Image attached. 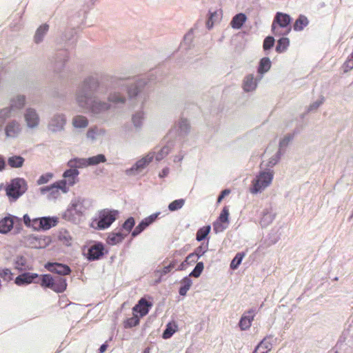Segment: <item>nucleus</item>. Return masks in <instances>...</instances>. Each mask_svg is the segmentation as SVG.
Masks as SVG:
<instances>
[{"label": "nucleus", "instance_id": "53", "mask_svg": "<svg viewBox=\"0 0 353 353\" xmlns=\"http://www.w3.org/2000/svg\"><path fill=\"white\" fill-rule=\"evenodd\" d=\"M230 193V190L228 189H225L223 190L221 193V194L219 196L217 199V203H219L221 202V201L224 199V197L227 195H228Z\"/></svg>", "mask_w": 353, "mask_h": 353}, {"label": "nucleus", "instance_id": "52", "mask_svg": "<svg viewBox=\"0 0 353 353\" xmlns=\"http://www.w3.org/2000/svg\"><path fill=\"white\" fill-rule=\"evenodd\" d=\"M109 100L114 103H124V101H125V99L123 97H121V96L116 97L114 94H111L109 97Z\"/></svg>", "mask_w": 353, "mask_h": 353}, {"label": "nucleus", "instance_id": "30", "mask_svg": "<svg viewBox=\"0 0 353 353\" xmlns=\"http://www.w3.org/2000/svg\"><path fill=\"white\" fill-rule=\"evenodd\" d=\"M139 323V317L137 314H133V316L128 318L123 321V327L125 328H131L137 326Z\"/></svg>", "mask_w": 353, "mask_h": 353}, {"label": "nucleus", "instance_id": "61", "mask_svg": "<svg viewBox=\"0 0 353 353\" xmlns=\"http://www.w3.org/2000/svg\"><path fill=\"white\" fill-rule=\"evenodd\" d=\"M94 132L92 130H90L88 132L87 136L90 138L94 139Z\"/></svg>", "mask_w": 353, "mask_h": 353}, {"label": "nucleus", "instance_id": "10", "mask_svg": "<svg viewBox=\"0 0 353 353\" xmlns=\"http://www.w3.org/2000/svg\"><path fill=\"white\" fill-rule=\"evenodd\" d=\"M37 279H39V274L37 273L26 272L17 276L14 282L17 285H27L32 283H39V281H37Z\"/></svg>", "mask_w": 353, "mask_h": 353}, {"label": "nucleus", "instance_id": "24", "mask_svg": "<svg viewBox=\"0 0 353 353\" xmlns=\"http://www.w3.org/2000/svg\"><path fill=\"white\" fill-rule=\"evenodd\" d=\"M65 123V120L64 117L63 115H58L54 117L50 123L51 130L54 132L61 130Z\"/></svg>", "mask_w": 353, "mask_h": 353}, {"label": "nucleus", "instance_id": "28", "mask_svg": "<svg viewBox=\"0 0 353 353\" xmlns=\"http://www.w3.org/2000/svg\"><path fill=\"white\" fill-rule=\"evenodd\" d=\"M23 163L24 159L21 156H13L8 159V163L11 168H21Z\"/></svg>", "mask_w": 353, "mask_h": 353}, {"label": "nucleus", "instance_id": "21", "mask_svg": "<svg viewBox=\"0 0 353 353\" xmlns=\"http://www.w3.org/2000/svg\"><path fill=\"white\" fill-rule=\"evenodd\" d=\"M126 236L127 234H123L120 231L117 232H111L108 236L107 243L111 245H116L121 242Z\"/></svg>", "mask_w": 353, "mask_h": 353}, {"label": "nucleus", "instance_id": "50", "mask_svg": "<svg viewBox=\"0 0 353 353\" xmlns=\"http://www.w3.org/2000/svg\"><path fill=\"white\" fill-rule=\"evenodd\" d=\"M143 113H137L134 114L132 117V121L135 126H139L141 124V121L143 119Z\"/></svg>", "mask_w": 353, "mask_h": 353}, {"label": "nucleus", "instance_id": "14", "mask_svg": "<svg viewBox=\"0 0 353 353\" xmlns=\"http://www.w3.org/2000/svg\"><path fill=\"white\" fill-rule=\"evenodd\" d=\"M157 217V214H152L148 217H146L134 228L132 232L133 237L139 235L142 231H143L148 226L152 223Z\"/></svg>", "mask_w": 353, "mask_h": 353}, {"label": "nucleus", "instance_id": "37", "mask_svg": "<svg viewBox=\"0 0 353 353\" xmlns=\"http://www.w3.org/2000/svg\"><path fill=\"white\" fill-rule=\"evenodd\" d=\"M185 203V200L183 199H176L171 202L168 205L170 211L173 212L181 209Z\"/></svg>", "mask_w": 353, "mask_h": 353}, {"label": "nucleus", "instance_id": "64", "mask_svg": "<svg viewBox=\"0 0 353 353\" xmlns=\"http://www.w3.org/2000/svg\"><path fill=\"white\" fill-rule=\"evenodd\" d=\"M17 264L21 265H24V263L22 261H20V263H19V261H17Z\"/></svg>", "mask_w": 353, "mask_h": 353}, {"label": "nucleus", "instance_id": "44", "mask_svg": "<svg viewBox=\"0 0 353 353\" xmlns=\"http://www.w3.org/2000/svg\"><path fill=\"white\" fill-rule=\"evenodd\" d=\"M176 265V261L175 260L171 261L169 265L163 268L161 270H158L161 276L165 275L169 273Z\"/></svg>", "mask_w": 353, "mask_h": 353}, {"label": "nucleus", "instance_id": "32", "mask_svg": "<svg viewBox=\"0 0 353 353\" xmlns=\"http://www.w3.org/2000/svg\"><path fill=\"white\" fill-rule=\"evenodd\" d=\"M210 229L211 228L210 225L203 226L200 228L196 232V239L198 241H203L210 233Z\"/></svg>", "mask_w": 353, "mask_h": 353}, {"label": "nucleus", "instance_id": "15", "mask_svg": "<svg viewBox=\"0 0 353 353\" xmlns=\"http://www.w3.org/2000/svg\"><path fill=\"white\" fill-rule=\"evenodd\" d=\"M152 304L149 303L145 299H141L138 303L133 307L134 313H139L140 316H145L149 312V307Z\"/></svg>", "mask_w": 353, "mask_h": 353}, {"label": "nucleus", "instance_id": "51", "mask_svg": "<svg viewBox=\"0 0 353 353\" xmlns=\"http://www.w3.org/2000/svg\"><path fill=\"white\" fill-rule=\"evenodd\" d=\"M198 258L199 257L193 252L188 255L185 260V262L187 264L195 263L197 261Z\"/></svg>", "mask_w": 353, "mask_h": 353}, {"label": "nucleus", "instance_id": "38", "mask_svg": "<svg viewBox=\"0 0 353 353\" xmlns=\"http://www.w3.org/2000/svg\"><path fill=\"white\" fill-rule=\"evenodd\" d=\"M25 105V97L18 96L16 99H13L11 104V108L18 109L22 108Z\"/></svg>", "mask_w": 353, "mask_h": 353}, {"label": "nucleus", "instance_id": "9", "mask_svg": "<svg viewBox=\"0 0 353 353\" xmlns=\"http://www.w3.org/2000/svg\"><path fill=\"white\" fill-rule=\"evenodd\" d=\"M45 268L49 272L56 273L60 275H68L71 272L70 267L59 263H47L45 265Z\"/></svg>", "mask_w": 353, "mask_h": 353}, {"label": "nucleus", "instance_id": "25", "mask_svg": "<svg viewBox=\"0 0 353 353\" xmlns=\"http://www.w3.org/2000/svg\"><path fill=\"white\" fill-rule=\"evenodd\" d=\"M246 21V16L243 13H239L238 14H236L232 21H231V26L232 28L236 29H239L241 28L243 24Z\"/></svg>", "mask_w": 353, "mask_h": 353}, {"label": "nucleus", "instance_id": "43", "mask_svg": "<svg viewBox=\"0 0 353 353\" xmlns=\"http://www.w3.org/2000/svg\"><path fill=\"white\" fill-rule=\"evenodd\" d=\"M134 219L132 217L128 218L123 224V228L126 230L125 234H128L134 225Z\"/></svg>", "mask_w": 353, "mask_h": 353}, {"label": "nucleus", "instance_id": "62", "mask_svg": "<svg viewBox=\"0 0 353 353\" xmlns=\"http://www.w3.org/2000/svg\"><path fill=\"white\" fill-rule=\"evenodd\" d=\"M185 261L181 263V265H179V267L178 268V270H182L184 269V267H185Z\"/></svg>", "mask_w": 353, "mask_h": 353}, {"label": "nucleus", "instance_id": "16", "mask_svg": "<svg viewBox=\"0 0 353 353\" xmlns=\"http://www.w3.org/2000/svg\"><path fill=\"white\" fill-rule=\"evenodd\" d=\"M24 117L28 127L34 128L39 124V118L34 110L28 109Z\"/></svg>", "mask_w": 353, "mask_h": 353}, {"label": "nucleus", "instance_id": "57", "mask_svg": "<svg viewBox=\"0 0 353 353\" xmlns=\"http://www.w3.org/2000/svg\"><path fill=\"white\" fill-rule=\"evenodd\" d=\"M5 161L3 157L0 156V171L3 170L5 168Z\"/></svg>", "mask_w": 353, "mask_h": 353}, {"label": "nucleus", "instance_id": "40", "mask_svg": "<svg viewBox=\"0 0 353 353\" xmlns=\"http://www.w3.org/2000/svg\"><path fill=\"white\" fill-rule=\"evenodd\" d=\"M97 86V83L93 79H89V81H85L83 83V92H85V94H88L90 93L88 90L95 89Z\"/></svg>", "mask_w": 353, "mask_h": 353}, {"label": "nucleus", "instance_id": "6", "mask_svg": "<svg viewBox=\"0 0 353 353\" xmlns=\"http://www.w3.org/2000/svg\"><path fill=\"white\" fill-rule=\"evenodd\" d=\"M68 191V188L66 186L65 180H60L51 185L46 186L41 188L42 194L49 192L50 195L52 197H57L60 193H66Z\"/></svg>", "mask_w": 353, "mask_h": 353}, {"label": "nucleus", "instance_id": "49", "mask_svg": "<svg viewBox=\"0 0 353 353\" xmlns=\"http://www.w3.org/2000/svg\"><path fill=\"white\" fill-rule=\"evenodd\" d=\"M208 250V243L205 245L203 244L199 246L194 252L198 257L202 256Z\"/></svg>", "mask_w": 353, "mask_h": 353}, {"label": "nucleus", "instance_id": "4", "mask_svg": "<svg viewBox=\"0 0 353 353\" xmlns=\"http://www.w3.org/2000/svg\"><path fill=\"white\" fill-rule=\"evenodd\" d=\"M27 190V183L23 179L16 178L11 181L6 187V194L10 199L15 201Z\"/></svg>", "mask_w": 353, "mask_h": 353}, {"label": "nucleus", "instance_id": "11", "mask_svg": "<svg viewBox=\"0 0 353 353\" xmlns=\"http://www.w3.org/2000/svg\"><path fill=\"white\" fill-rule=\"evenodd\" d=\"M228 216L229 210L227 207H224L219 216L218 221L214 223V230L216 232H222L226 228L227 225L223 224L228 223Z\"/></svg>", "mask_w": 353, "mask_h": 353}, {"label": "nucleus", "instance_id": "17", "mask_svg": "<svg viewBox=\"0 0 353 353\" xmlns=\"http://www.w3.org/2000/svg\"><path fill=\"white\" fill-rule=\"evenodd\" d=\"M79 175V171L77 169H69L64 172L63 176V180L66 181V186L69 188L70 186H72L77 181V176Z\"/></svg>", "mask_w": 353, "mask_h": 353}, {"label": "nucleus", "instance_id": "26", "mask_svg": "<svg viewBox=\"0 0 353 353\" xmlns=\"http://www.w3.org/2000/svg\"><path fill=\"white\" fill-rule=\"evenodd\" d=\"M271 67V61L268 57H264L261 59L258 67V73L263 74L267 72Z\"/></svg>", "mask_w": 353, "mask_h": 353}, {"label": "nucleus", "instance_id": "2", "mask_svg": "<svg viewBox=\"0 0 353 353\" xmlns=\"http://www.w3.org/2000/svg\"><path fill=\"white\" fill-rule=\"evenodd\" d=\"M273 179V172L270 171H262L252 181L250 192L252 194H256L264 190L268 187Z\"/></svg>", "mask_w": 353, "mask_h": 353}, {"label": "nucleus", "instance_id": "42", "mask_svg": "<svg viewBox=\"0 0 353 353\" xmlns=\"http://www.w3.org/2000/svg\"><path fill=\"white\" fill-rule=\"evenodd\" d=\"M11 108H4L0 110V128L4 123L6 119L10 117Z\"/></svg>", "mask_w": 353, "mask_h": 353}, {"label": "nucleus", "instance_id": "19", "mask_svg": "<svg viewBox=\"0 0 353 353\" xmlns=\"http://www.w3.org/2000/svg\"><path fill=\"white\" fill-rule=\"evenodd\" d=\"M20 125L16 121H11L8 123L6 127V134L8 137H14L20 132Z\"/></svg>", "mask_w": 353, "mask_h": 353}, {"label": "nucleus", "instance_id": "13", "mask_svg": "<svg viewBox=\"0 0 353 353\" xmlns=\"http://www.w3.org/2000/svg\"><path fill=\"white\" fill-rule=\"evenodd\" d=\"M104 247L101 243L91 246L88 250V259L89 260H98L104 254Z\"/></svg>", "mask_w": 353, "mask_h": 353}, {"label": "nucleus", "instance_id": "63", "mask_svg": "<svg viewBox=\"0 0 353 353\" xmlns=\"http://www.w3.org/2000/svg\"><path fill=\"white\" fill-rule=\"evenodd\" d=\"M166 173H167V170H163V174H162V175H161V174H160V176H163V175H165V174H166Z\"/></svg>", "mask_w": 353, "mask_h": 353}, {"label": "nucleus", "instance_id": "33", "mask_svg": "<svg viewBox=\"0 0 353 353\" xmlns=\"http://www.w3.org/2000/svg\"><path fill=\"white\" fill-rule=\"evenodd\" d=\"M106 159L103 154H98L87 159L88 165H97L100 163H104Z\"/></svg>", "mask_w": 353, "mask_h": 353}, {"label": "nucleus", "instance_id": "45", "mask_svg": "<svg viewBox=\"0 0 353 353\" xmlns=\"http://www.w3.org/2000/svg\"><path fill=\"white\" fill-rule=\"evenodd\" d=\"M0 276L6 281H11L12 279V273L8 268H5L0 270Z\"/></svg>", "mask_w": 353, "mask_h": 353}, {"label": "nucleus", "instance_id": "54", "mask_svg": "<svg viewBox=\"0 0 353 353\" xmlns=\"http://www.w3.org/2000/svg\"><path fill=\"white\" fill-rule=\"evenodd\" d=\"M138 92H139V90H138V88L137 86H135L133 89L130 88L128 90V93L130 97L136 96L138 94Z\"/></svg>", "mask_w": 353, "mask_h": 353}, {"label": "nucleus", "instance_id": "56", "mask_svg": "<svg viewBox=\"0 0 353 353\" xmlns=\"http://www.w3.org/2000/svg\"><path fill=\"white\" fill-rule=\"evenodd\" d=\"M163 153L167 154L168 153V148H163L161 149V153L158 154L157 155V157H156V159L157 161H160L163 158V155H162Z\"/></svg>", "mask_w": 353, "mask_h": 353}, {"label": "nucleus", "instance_id": "36", "mask_svg": "<svg viewBox=\"0 0 353 353\" xmlns=\"http://www.w3.org/2000/svg\"><path fill=\"white\" fill-rule=\"evenodd\" d=\"M176 330V325L175 324L168 323L166 329L163 333V338L165 339L170 338Z\"/></svg>", "mask_w": 353, "mask_h": 353}, {"label": "nucleus", "instance_id": "1", "mask_svg": "<svg viewBox=\"0 0 353 353\" xmlns=\"http://www.w3.org/2000/svg\"><path fill=\"white\" fill-rule=\"evenodd\" d=\"M38 284L43 288H50L55 292H63L67 288L66 279L61 277L53 278L50 274L39 275Z\"/></svg>", "mask_w": 353, "mask_h": 353}, {"label": "nucleus", "instance_id": "12", "mask_svg": "<svg viewBox=\"0 0 353 353\" xmlns=\"http://www.w3.org/2000/svg\"><path fill=\"white\" fill-rule=\"evenodd\" d=\"M254 316L255 312L254 310H250L243 314L239 323L241 330H246L250 327Z\"/></svg>", "mask_w": 353, "mask_h": 353}, {"label": "nucleus", "instance_id": "27", "mask_svg": "<svg viewBox=\"0 0 353 353\" xmlns=\"http://www.w3.org/2000/svg\"><path fill=\"white\" fill-rule=\"evenodd\" d=\"M68 165L72 169L83 168L88 166V161L85 159H74L68 161Z\"/></svg>", "mask_w": 353, "mask_h": 353}, {"label": "nucleus", "instance_id": "18", "mask_svg": "<svg viewBox=\"0 0 353 353\" xmlns=\"http://www.w3.org/2000/svg\"><path fill=\"white\" fill-rule=\"evenodd\" d=\"M153 159V155L148 154L137 161L131 168L132 171L139 172L144 169Z\"/></svg>", "mask_w": 353, "mask_h": 353}, {"label": "nucleus", "instance_id": "20", "mask_svg": "<svg viewBox=\"0 0 353 353\" xmlns=\"http://www.w3.org/2000/svg\"><path fill=\"white\" fill-rule=\"evenodd\" d=\"M272 347L270 339L265 338L256 346L253 353H268Z\"/></svg>", "mask_w": 353, "mask_h": 353}, {"label": "nucleus", "instance_id": "8", "mask_svg": "<svg viewBox=\"0 0 353 353\" xmlns=\"http://www.w3.org/2000/svg\"><path fill=\"white\" fill-rule=\"evenodd\" d=\"M287 27V14L277 13L272 23V31L275 35L285 34V32L280 31V29Z\"/></svg>", "mask_w": 353, "mask_h": 353}, {"label": "nucleus", "instance_id": "34", "mask_svg": "<svg viewBox=\"0 0 353 353\" xmlns=\"http://www.w3.org/2000/svg\"><path fill=\"white\" fill-rule=\"evenodd\" d=\"M88 123L87 119L83 116H77L73 119V125L76 128H85Z\"/></svg>", "mask_w": 353, "mask_h": 353}, {"label": "nucleus", "instance_id": "3", "mask_svg": "<svg viewBox=\"0 0 353 353\" xmlns=\"http://www.w3.org/2000/svg\"><path fill=\"white\" fill-rule=\"evenodd\" d=\"M23 222L27 227L31 228L34 230H46L50 229L52 226L55 225V221L52 220L50 218L33 217L31 219L28 214H25L23 216Z\"/></svg>", "mask_w": 353, "mask_h": 353}, {"label": "nucleus", "instance_id": "60", "mask_svg": "<svg viewBox=\"0 0 353 353\" xmlns=\"http://www.w3.org/2000/svg\"><path fill=\"white\" fill-rule=\"evenodd\" d=\"M345 65L347 68H348L349 69H352L353 68V61L349 60L345 63Z\"/></svg>", "mask_w": 353, "mask_h": 353}, {"label": "nucleus", "instance_id": "29", "mask_svg": "<svg viewBox=\"0 0 353 353\" xmlns=\"http://www.w3.org/2000/svg\"><path fill=\"white\" fill-rule=\"evenodd\" d=\"M48 28L49 26L47 24H43L39 26L34 35V41L36 43H38L43 39V37L48 32Z\"/></svg>", "mask_w": 353, "mask_h": 353}, {"label": "nucleus", "instance_id": "31", "mask_svg": "<svg viewBox=\"0 0 353 353\" xmlns=\"http://www.w3.org/2000/svg\"><path fill=\"white\" fill-rule=\"evenodd\" d=\"M192 283V281L189 277H185L181 281V286L179 289V294L182 296H185L187 294V292L190 290Z\"/></svg>", "mask_w": 353, "mask_h": 353}, {"label": "nucleus", "instance_id": "55", "mask_svg": "<svg viewBox=\"0 0 353 353\" xmlns=\"http://www.w3.org/2000/svg\"><path fill=\"white\" fill-rule=\"evenodd\" d=\"M321 103H322L321 101L314 102L311 105H310L308 110L311 111V110L317 109L319 107V105L321 104Z\"/></svg>", "mask_w": 353, "mask_h": 353}, {"label": "nucleus", "instance_id": "23", "mask_svg": "<svg viewBox=\"0 0 353 353\" xmlns=\"http://www.w3.org/2000/svg\"><path fill=\"white\" fill-rule=\"evenodd\" d=\"M256 88V82L252 74L246 76L243 81V89L246 92H250Z\"/></svg>", "mask_w": 353, "mask_h": 353}, {"label": "nucleus", "instance_id": "35", "mask_svg": "<svg viewBox=\"0 0 353 353\" xmlns=\"http://www.w3.org/2000/svg\"><path fill=\"white\" fill-rule=\"evenodd\" d=\"M308 23V20L305 16H300L294 25L295 30H301Z\"/></svg>", "mask_w": 353, "mask_h": 353}, {"label": "nucleus", "instance_id": "22", "mask_svg": "<svg viewBox=\"0 0 353 353\" xmlns=\"http://www.w3.org/2000/svg\"><path fill=\"white\" fill-rule=\"evenodd\" d=\"M13 219L12 217H5L0 221V233L6 234L13 228Z\"/></svg>", "mask_w": 353, "mask_h": 353}, {"label": "nucleus", "instance_id": "39", "mask_svg": "<svg viewBox=\"0 0 353 353\" xmlns=\"http://www.w3.org/2000/svg\"><path fill=\"white\" fill-rule=\"evenodd\" d=\"M244 256L245 254L243 253H237L230 263V268L233 270L236 269L241 264Z\"/></svg>", "mask_w": 353, "mask_h": 353}, {"label": "nucleus", "instance_id": "46", "mask_svg": "<svg viewBox=\"0 0 353 353\" xmlns=\"http://www.w3.org/2000/svg\"><path fill=\"white\" fill-rule=\"evenodd\" d=\"M274 44V39L272 37H267L263 41V49L265 50L270 49Z\"/></svg>", "mask_w": 353, "mask_h": 353}, {"label": "nucleus", "instance_id": "47", "mask_svg": "<svg viewBox=\"0 0 353 353\" xmlns=\"http://www.w3.org/2000/svg\"><path fill=\"white\" fill-rule=\"evenodd\" d=\"M286 46L287 39L283 37L278 41V44L276 46V50L279 52H283L286 48Z\"/></svg>", "mask_w": 353, "mask_h": 353}, {"label": "nucleus", "instance_id": "58", "mask_svg": "<svg viewBox=\"0 0 353 353\" xmlns=\"http://www.w3.org/2000/svg\"><path fill=\"white\" fill-rule=\"evenodd\" d=\"M107 348H108V345H107V344H105V343L103 344V345L100 347V348H99V353H103V352H105L106 351Z\"/></svg>", "mask_w": 353, "mask_h": 353}, {"label": "nucleus", "instance_id": "48", "mask_svg": "<svg viewBox=\"0 0 353 353\" xmlns=\"http://www.w3.org/2000/svg\"><path fill=\"white\" fill-rule=\"evenodd\" d=\"M52 177V174H50V173L43 174L39 178V179L37 181V184L42 185V184L46 183L51 179Z\"/></svg>", "mask_w": 353, "mask_h": 353}, {"label": "nucleus", "instance_id": "41", "mask_svg": "<svg viewBox=\"0 0 353 353\" xmlns=\"http://www.w3.org/2000/svg\"><path fill=\"white\" fill-rule=\"evenodd\" d=\"M204 268V265L203 262H199L196 263L194 269L192 270V272L190 274V276H194V277H199L201 272H203Z\"/></svg>", "mask_w": 353, "mask_h": 353}, {"label": "nucleus", "instance_id": "7", "mask_svg": "<svg viewBox=\"0 0 353 353\" xmlns=\"http://www.w3.org/2000/svg\"><path fill=\"white\" fill-rule=\"evenodd\" d=\"M117 215V212L115 210H103L99 216V220L97 223L98 228L99 229L108 228L116 220Z\"/></svg>", "mask_w": 353, "mask_h": 353}, {"label": "nucleus", "instance_id": "59", "mask_svg": "<svg viewBox=\"0 0 353 353\" xmlns=\"http://www.w3.org/2000/svg\"><path fill=\"white\" fill-rule=\"evenodd\" d=\"M213 17V14H211L210 19L207 21V26L208 28H211L213 26V22L212 21V18Z\"/></svg>", "mask_w": 353, "mask_h": 353}, {"label": "nucleus", "instance_id": "5", "mask_svg": "<svg viewBox=\"0 0 353 353\" xmlns=\"http://www.w3.org/2000/svg\"><path fill=\"white\" fill-rule=\"evenodd\" d=\"M77 101L80 106L90 108L94 113H99L110 108V106L105 103H101L92 101L88 96H83L80 94L77 97Z\"/></svg>", "mask_w": 353, "mask_h": 353}]
</instances>
